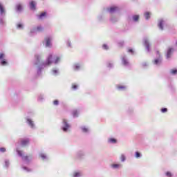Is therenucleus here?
<instances>
[{
	"mask_svg": "<svg viewBox=\"0 0 177 177\" xmlns=\"http://www.w3.org/2000/svg\"><path fill=\"white\" fill-rule=\"evenodd\" d=\"M42 57V55L41 54H35V60H34V65L37 66V75L39 77L42 73V70L45 68V67H48V66H50V64H59L60 62V57L59 56H54L53 54L50 53L47 57L46 61L44 62L41 61V58Z\"/></svg>",
	"mask_w": 177,
	"mask_h": 177,
	"instance_id": "nucleus-1",
	"label": "nucleus"
},
{
	"mask_svg": "<svg viewBox=\"0 0 177 177\" xmlns=\"http://www.w3.org/2000/svg\"><path fill=\"white\" fill-rule=\"evenodd\" d=\"M61 130L65 133H68L71 131V124L68 123L67 119H63L62 122Z\"/></svg>",
	"mask_w": 177,
	"mask_h": 177,
	"instance_id": "nucleus-2",
	"label": "nucleus"
},
{
	"mask_svg": "<svg viewBox=\"0 0 177 177\" xmlns=\"http://www.w3.org/2000/svg\"><path fill=\"white\" fill-rule=\"evenodd\" d=\"M86 153L84 150H78L75 154V160L82 161L85 158Z\"/></svg>",
	"mask_w": 177,
	"mask_h": 177,
	"instance_id": "nucleus-3",
	"label": "nucleus"
},
{
	"mask_svg": "<svg viewBox=\"0 0 177 177\" xmlns=\"http://www.w3.org/2000/svg\"><path fill=\"white\" fill-rule=\"evenodd\" d=\"M17 153L18 156L22 158V160L25 164H26V165H28L30 162H31V160H30V158H28V156H24V155L23 154V151L17 150Z\"/></svg>",
	"mask_w": 177,
	"mask_h": 177,
	"instance_id": "nucleus-4",
	"label": "nucleus"
},
{
	"mask_svg": "<svg viewBox=\"0 0 177 177\" xmlns=\"http://www.w3.org/2000/svg\"><path fill=\"white\" fill-rule=\"evenodd\" d=\"M143 45L144 46H145L147 52H148V53H150V52H151V44H150V41L149 40V38H143Z\"/></svg>",
	"mask_w": 177,
	"mask_h": 177,
	"instance_id": "nucleus-5",
	"label": "nucleus"
},
{
	"mask_svg": "<svg viewBox=\"0 0 177 177\" xmlns=\"http://www.w3.org/2000/svg\"><path fill=\"white\" fill-rule=\"evenodd\" d=\"M174 52H175V48H174L173 47H169L167 49L165 54L166 60H171Z\"/></svg>",
	"mask_w": 177,
	"mask_h": 177,
	"instance_id": "nucleus-6",
	"label": "nucleus"
},
{
	"mask_svg": "<svg viewBox=\"0 0 177 177\" xmlns=\"http://www.w3.org/2000/svg\"><path fill=\"white\" fill-rule=\"evenodd\" d=\"M156 54L158 57L153 60V63L155 66H161V63H162V57L161 56V54H160V51H156Z\"/></svg>",
	"mask_w": 177,
	"mask_h": 177,
	"instance_id": "nucleus-7",
	"label": "nucleus"
},
{
	"mask_svg": "<svg viewBox=\"0 0 177 177\" xmlns=\"http://www.w3.org/2000/svg\"><path fill=\"white\" fill-rule=\"evenodd\" d=\"M121 60L122 66H124V67H128V66H129V61H128L127 55H122Z\"/></svg>",
	"mask_w": 177,
	"mask_h": 177,
	"instance_id": "nucleus-8",
	"label": "nucleus"
},
{
	"mask_svg": "<svg viewBox=\"0 0 177 177\" xmlns=\"http://www.w3.org/2000/svg\"><path fill=\"white\" fill-rule=\"evenodd\" d=\"M45 46L46 48H50L52 46V38L50 37L45 38Z\"/></svg>",
	"mask_w": 177,
	"mask_h": 177,
	"instance_id": "nucleus-9",
	"label": "nucleus"
},
{
	"mask_svg": "<svg viewBox=\"0 0 177 177\" xmlns=\"http://www.w3.org/2000/svg\"><path fill=\"white\" fill-rule=\"evenodd\" d=\"M26 122L31 129H35V124H34V122L30 118H27Z\"/></svg>",
	"mask_w": 177,
	"mask_h": 177,
	"instance_id": "nucleus-10",
	"label": "nucleus"
},
{
	"mask_svg": "<svg viewBox=\"0 0 177 177\" xmlns=\"http://www.w3.org/2000/svg\"><path fill=\"white\" fill-rule=\"evenodd\" d=\"M106 66L109 70H111L114 68V62L109 60L106 62Z\"/></svg>",
	"mask_w": 177,
	"mask_h": 177,
	"instance_id": "nucleus-11",
	"label": "nucleus"
},
{
	"mask_svg": "<svg viewBox=\"0 0 177 177\" xmlns=\"http://www.w3.org/2000/svg\"><path fill=\"white\" fill-rule=\"evenodd\" d=\"M118 10H120V9L117 6H111L108 9L109 13H115V12H118Z\"/></svg>",
	"mask_w": 177,
	"mask_h": 177,
	"instance_id": "nucleus-12",
	"label": "nucleus"
},
{
	"mask_svg": "<svg viewBox=\"0 0 177 177\" xmlns=\"http://www.w3.org/2000/svg\"><path fill=\"white\" fill-rule=\"evenodd\" d=\"M6 10H5V6L3 4L0 2V15L1 16H3V15H6Z\"/></svg>",
	"mask_w": 177,
	"mask_h": 177,
	"instance_id": "nucleus-13",
	"label": "nucleus"
},
{
	"mask_svg": "<svg viewBox=\"0 0 177 177\" xmlns=\"http://www.w3.org/2000/svg\"><path fill=\"white\" fill-rule=\"evenodd\" d=\"M29 7L30 10H35V9H37V3H35V1H31L29 3Z\"/></svg>",
	"mask_w": 177,
	"mask_h": 177,
	"instance_id": "nucleus-14",
	"label": "nucleus"
},
{
	"mask_svg": "<svg viewBox=\"0 0 177 177\" xmlns=\"http://www.w3.org/2000/svg\"><path fill=\"white\" fill-rule=\"evenodd\" d=\"M97 20L99 23H103L104 21V14H100L97 17Z\"/></svg>",
	"mask_w": 177,
	"mask_h": 177,
	"instance_id": "nucleus-15",
	"label": "nucleus"
},
{
	"mask_svg": "<svg viewBox=\"0 0 177 177\" xmlns=\"http://www.w3.org/2000/svg\"><path fill=\"white\" fill-rule=\"evenodd\" d=\"M37 17L39 20H44V17H46V12H44L37 15Z\"/></svg>",
	"mask_w": 177,
	"mask_h": 177,
	"instance_id": "nucleus-16",
	"label": "nucleus"
},
{
	"mask_svg": "<svg viewBox=\"0 0 177 177\" xmlns=\"http://www.w3.org/2000/svg\"><path fill=\"white\" fill-rule=\"evenodd\" d=\"M30 143V139L29 138H25L21 140V145L22 146H27Z\"/></svg>",
	"mask_w": 177,
	"mask_h": 177,
	"instance_id": "nucleus-17",
	"label": "nucleus"
},
{
	"mask_svg": "<svg viewBox=\"0 0 177 177\" xmlns=\"http://www.w3.org/2000/svg\"><path fill=\"white\" fill-rule=\"evenodd\" d=\"M37 28L34 27L30 29V32L29 33L30 37H33V35H35L37 34Z\"/></svg>",
	"mask_w": 177,
	"mask_h": 177,
	"instance_id": "nucleus-18",
	"label": "nucleus"
},
{
	"mask_svg": "<svg viewBox=\"0 0 177 177\" xmlns=\"http://www.w3.org/2000/svg\"><path fill=\"white\" fill-rule=\"evenodd\" d=\"M158 27H159L160 30H164V20L160 19L158 22Z\"/></svg>",
	"mask_w": 177,
	"mask_h": 177,
	"instance_id": "nucleus-19",
	"label": "nucleus"
},
{
	"mask_svg": "<svg viewBox=\"0 0 177 177\" xmlns=\"http://www.w3.org/2000/svg\"><path fill=\"white\" fill-rule=\"evenodd\" d=\"M117 142L118 140L115 138H111L108 139V143H110L111 145H115Z\"/></svg>",
	"mask_w": 177,
	"mask_h": 177,
	"instance_id": "nucleus-20",
	"label": "nucleus"
},
{
	"mask_svg": "<svg viewBox=\"0 0 177 177\" xmlns=\"http://www.w3.org/2000/svg\"><path fill=\"white\" fill-rule=\"evenodd\" d=\"M80 129L84 133H88V132H89V129H88L85 126H81Z\"/></svg>",
	"mask_w": 177,
	"mask_h": 177,
	"instance_id": "nucleus-21",
	"label": "nucleus"
},
{
	"mask_svg": "<svg viewBox=\"0 0 177 177\" xmlns=\"http://www.w3.org/2000/svg\"><path fill=\"white\" fill-rule=\"evenodd\" d=\"M16 10L17 12H21V10H23V5H21V3L17 4Z\"/></svg>",
	"mask_w": 177,
	"mask_h": 177,
	"instance_id": "nucleus-22",
	"label": "nucleus"
},
{
	"mask_svg": "<svg viewBox=\"0 0 177 177\" xmlns=\"http://www.w3.org/2000/svg\"><path fill=\"white\" fill-rule=\"evenodd\" d=\"M140 18V16L139 15H134L132 16L133 21L136 23V21H139V19Z\"/></svg>",
	"mask_w": 177,
	"mask_h": 177,
	"instance_id": "nucleus-23",
	"label": "nucleus"
},
{
	"mask_svg": "<svg viewBox=\"0 0 177 177\" xmlns=\"http://www.w3.org/2000/svg\"><path fill=\"white\" fill-rule=\"evenodd\" d=\"M169 74L170 75H177V68H174L170 69Z\"/></svg>",
	"mask_w": 177,
	"mask_h": 177,
	"instance_id": "nucleus-24",
	"label": "nucleus"
},
{
	"mask_svg": "<svg viewBox=\"0 0 177 177\" xmlns=\"http://www.w3.org/2000/svg\"><path fill=\"white\" fill-rule=\"evenodd\" d=\"M10 165V161L9 160V159H6L4 160L5 168H6L8 169V168H9Z\"/></svg>",
	"mask_w": 177,
	"mask_h": 177,
	"instance_id": "nucleus-25",
	"label": "nucleus"
},
{
	"mask_svg": "<svg viewBox=\"0 0 177 177\" xmlns=\"http://www.w3.org/2000/svg\"><path fill=\"white\" fill-rule=\"evenodd\" d=\"M51 74H52V75L57 77V75H59V72L58 69H52Z\"/></svg>",
	"mask_w": 177,
	"mask_h": 177,
	"instance_id": "nucleus-26",
	"label": "nucleus"
},
{
	"mask_svg": "<svg viewBox=\"0 0 177 177\" xmlns=\"http://www.w3.org/2000/svg\"><path fill=\"white\" fill-rule=\"evenodd\" d=\"M111 168H113V169H118V168H120V167H122V165L121 164H112L111 165Z\"/></svg>",
	"mask_w": 177,
	"mask_h": 177,
	"instance_id": "nucleus-27",
	"label": "nucleus"
},
{
	"mask_svg": "<svg viewBox=\"0 0 177 177\" xmlns=\"http://www.w3.org/2000/svg\"><path fill=\"white\" fill-rule=\"evenodd\" d=\"M118 21V18H116L115 16H111L110 18L111 23H117Z\"/></svg>",
	"mask_w": 177,
	"mask_h": 177,
	"instance_id": "nucleus-28",
	"label": "nucleus"
},
{
	"mask_svg": "<svg viewBox=\"0 0 177 177\" xmlns=\"http://www.w3.org/2000/svg\"><path fill=\"white\" fill-rule=\"evenodd\" d=\"M21 168L24 169V171H26V172H32V169L28 168L26 166L22 165Z\"/></svg>",
	"mask_w": 177,
	"mask_h": 177,
	"instance_id": "nucleus-29",
	"label": "nucleus"
},
{
	"mask_svg": "<svg viewBox=\"0 0 177 177\" xmlns=\"http://www.w3.org/2000/svg\"><path fill=\"white\" fill-rule=\"evenodd\" d=\"M45 30V28L41 26H38L36 27V30L37 32H42Z\"/></svg>",
	"mask_w": 177,
	"mask_h": 177,
	"instance_id": "nucleus-30",
	"label": "nucleus"
},
{
	"mask_svg": "<svg viewBox=\"0 0 177 177\" xmlns=\"http://www.w3.org/2000/svg\"><path fill=\"white\" fill-rule=\"evenodd\" d=\"M1 66H8V61L6 59H0Z\"/></svg>",
	"mask_w": 177,
	"mask_h": 177,
	"instance_id": "nucleus-31",
	"label": "nucleus"
},
{
	"mask_svg": "<svg viewBox=\"0 0 177 177\" xmlns=\"http://www.w3.org/2000/svg\"><path fill=\"white\" fill-rule=\"evenodd\" d=\"M120 159L122 162H125V161H127V156H125V154L122 153L120 156Z\"/></svg>",
	"mask_w": 177,
	"mask_h": 177,
	"instance_id": "nucleus-32",
	"label": "nucleus"
},
{
	"mask_svg": "<svg viewBox=\"0 0 177 177\" xmlns=\"http://www.w3.org/2000/svg\"><path fill=\"white\" fill-rule=\"evenodd\" d=\"M168 88L171 92H175V86H174V84H172V83H169Z\"/></svg>",
	"mask_w": 177,
	"mask_h": 177,
	"instance_id": "nucleus-33",
	"label": "nucleus"
},
{
	"mask_svg": "<svg viewBox=\"0 0 177 177\" xmlns=\"http://www.w3.org/2000/svg\"><path fill=\"white\" fill-rule=\"evenodd\" d=\"M72 115H73V118H78V111H77V110L73 111Z\"/></svg>",
	"mask_w": 177,
	"mask_h": 177,
	"instance_id": "nucleus-34",
	"label": "nucleus"
},
{
	"mask_svg": "<svg viewBox=\"0 0 177 177\" xmlns=\"http://www.w3.org/2000/svg\"><path fill=\"white\" fill-rule=\"evenodd\" d=\"M135 157H136V158H142V153L139 151H136Z\"/></svg>",
	"mask_w": 177,
	"mask_h": 177,
	"instance_id": "nucleus-35",
	"label": "nucleus"
},
{
	"mask_svg": "<svg viewBox=\"0 0 177 177\" xmlns=\"http://www.w3.org/2000/svg\"><path fill=\"white\" fill-rule=\"evenodd\" d=\"M82 174L80 171H76L73 174V177H81Z\"/></svg>",
	"mask_w": 177,
	"mask_h": 177,
	"instance_id": "nucleus-36",
	"label": "nucleus"
},
{
	"mask_svg": "<svg viewBox=\"0 0 177 177\" xmlns=\"http://www.w3.org/2000/svg\"><path fill=\"white\" fill-rule=\"evenodd\" d=\"M144 17L145 19H146L147 20L150 19V12H146L144 15Z\"/></svg>",
	"mask_w": 177,
	"mask_h": 177,
	"instance_id": "nucleus-37",
	"label": "nucleus"
},
{
	"mask_svg": "<svg viewBox=\"0 0 177 177\" xmlns=\"http://www.w3.org/2000/svg\"><path fill=\"white\" fill-rule=\"evenodd\" d=\"M24 28V26L23 25V24L19 23L17 24V28H18V30H23Z\"/></svg>",
	"mask_w": 177,
	"mask_h": 177,
	"instance_id": "nucleus-38",
	"label": "nucleus"
},
{
	"mask_svg": "<svg viewBox=\"0 0 177 177\" xmlns=\"http://www.w3.org/2000/svg\"><path fill=\"white\" fill-rule=\"evenodd\" d=\"M118 89L119 91H125V89H127V86H121V85H119L118 86Z\"/></svg>",
	"mask_w": 177,
	"mask_h": 177,
	"instance_id": "nucleus-39",
	"label": "nucleus"
},
{
	"mask_svg": "<svg viewBox=\"0 0 177 177\" xmlns=\"http://www.w3.org/2000/svg\"><path fill=\"white\" fill-rule=\"evenodd\" d=\"M133 113V108H129L127 111V113L129 114V115H131Z\"/></svg>",
	"mask_w": 177,
	"mask_h": 177,
	"instance_id": "nucleus-40",
	"label": "nucleus"
},
{
	"mask_svg": "<svg viewBox=\"0 0 177 177\" xmlns=\"http://www.w3.org/2000/svg\"><path fill=\"white\" fill-rule=\"evenodd\" d=\"M102 49H104V50H109L110 49V48L109 47V46L106 44H104L102 45Z\"/></svg>",
	"mask_w": 177,
	"mask_h": 177,
	"instance_id": "nucleus-41",
	"label": "nucleus"
},
{
	"mask_svg": "<svg viewBox=\"0 0 177 177\" xmlns=\"http://www.w3.org/2000/svg\"><path fill=\"white\" fill-rule=\"evenodd\" d=\"M38 102H44V95L40 94L37 98Z\"/></svg>",
	"mask_w": 177,
	"mask_h": 177,
	"instance_id": "nucleus-42",
	"label": "nucleus"
},
{
	"mask_svg": "<svg viewBox=\"0 0 177 177\" xmlns=\"http://www.w3.org/2000/svg\"><path fill=\"white\" fill-rule=\"evenodd\" d=\"M72 89L73 91H77L78 89V85H77L75 84H72Z\"/></svg>",
	"mask_w": 177,
	"mask_h": 177,
	"instance_id": "nucleus-43",
	"label": "nucleus"
},
{
	"mask_svg": "<svg viewBox=\"0 0 177 177\" xmlns=\"http://www.w3.org/2000/svg\"><path fill=\"white\" fill-rule=\"evenodd\" d=\"M66 45L68 46V48H72V46H71V41H70V39H68L66 41Z\"/></svg>",
	"mask_w": 177,
	"mask_h": 177,
	"instance_id": "nucleus-44",
	"label": "nucleus"
},
{
	"mask_svg": "<svg viewBox=\"0 0 177 177\" xmlns=\"http://www.w3.org/2000/svg\"><path fill=\"white\" fill-rule=\"evenodd\" d=\"M0 24H1L2 26H6V22H5V21H3V19L1 18L0 19Z\"/></svg>",
	"mask_w": 177,
	"mask_h": 177,
	"instance_id": "nucleus-45",
	"label": "nucleus"
},
{
	"mask_svg": "<svg viewBox=\"0 0 177 177\" xmlns=\"http://www.w3.org/2000/svg\"><path fill=\"white\" fill-rule=\"evenodd\" d=\"M165 175H166V176H167V177H172V176H173L172 173H171V171H167V172L165 173Z\"/></svg>",
	"mask_w": 177,
	"mask_h": 177,
	"instance_id": "nucleus-46",
	"label": "nucleus"
},
{
	"mask_svg": "<svg viewBox=\"0 0 177 177\" xmlns=\"http://www.w3.org/2000/svg\"><path fill=\"white\" fill-rule=\"evenodd\" d=\"M160 111H161V113H167V111H168V109L167 108H162L161 109H160Z\"/></svg>",
	"mask_w": 177,
	"mask_h": 177,
	"instance_id": "nucleus-47",
	"label": "nucleus"
},
{
	"mask_svg": "<svg viewBox=\"0 0 177 177\" xmlns=\"http://www.w3.org/2000/svg\"><path fill=\"white\" fill-rule=\"evenodd\" d=\"M6 148L5 147H0V153H6Z\"/></svg>",
	"mask_w": 177,
	"mask_h": 177,
	"instance_id": "nucleus-48",
	"label": "nucleus"
},
{
	"mask_svg": "<svg viewBox=\"0 0 177 177\" xmlns=\"http://www.w3.org/2000/svg\"><path fill=\"white\" fill-rule=\"evenodd\" d=\"M40 157L42 160H46V155H45V153H41Z\"/></svg>",
	"mask_w": 177,
	"mask_h": 177,
	"instance_id": "nucleus-49",
	"label": "nucleus"
},
{
	"mask_svg": "<svg viewBox=\"0 0 177 177\" xmlns=\"http://www.w3.org/2000/svg\"><path fill=\"white\" fill-rule=\"evenodd\" d=\"M3 59H5V53H0V60H2Z\"/></svg>",
	"mask_w": 177,
	"mask_h": 177,
	"instance_id": "nucleus-50",
	"label": "nucleus"
},
{
	"mask_svg": "<svg viewBox=\"0 0 177 177\" xmlns=\"http://www.w3.org/2000/svg\"><path fill=\"white\" fill-rule=\"evenodd\" d=\"M59 102L58 100H55L53 101L54 106H59Z\"/></svg>",
	"mask_w": 177,
	"mask_h": 177,
	"instance_id": "nucleus-51",
	"label": "nucleus"
},
{
	"mask_svg": "<svg viewBox=\"0 0 177 177\" xmlns=\"http://www.w3.org/2000/svg\"><path fill=\"white\" fill-rule=\"evenodd\" d=\"M128 52H129V53H131V55H133L135 53V51L132 48H129Z\"/></svg>",
	"mask_w": 177,
	"mask_h": 177,
	"instance_id": "nucleus-52",
	"label": "nucleus"
},
{
	"mask_svg": "<svg viewBox=\"0 0 177 177\" xmlns=\"http://www.w3.org/2000/svg\"><path fill=\"white\" fill-rule=\"evenodd\" d=\"M75 70H80V64H77L74 66Z\"/></svg>",
	"mask_w": 177,
	"mask_h": 177,
	"instance_id": "nucleus-53",
	"label": "nucleus"
},
{
	"mask_svg": "<svg viewBox=\"0 0 177 177\" xmlns=\"http://www.w3.org/2000/svg\"><path fill=\"white\" fill-rule=\"evenodd\" d=\"M124 43L123 41L118 42V45H119L120 46H121V47L124 46Z\"/></svg>",
	"mask_w": 177,
	"mask_h": 177,
	"instance_id": "nucleus-54",
	"label": "nucleus"
},
{
	"mask_svg": "<svg viewBox=\"0 0 177 177\" xmlns=\"http://www.w3.org/2000/svg\"><path fill=\"white\" fill-rule=\"evenodd\" d=\"M142 67H147V63L143 62V63L142 64Z\"/></svg>",
	"mask_w": 177,
	"mask_h": 177,
	"instance_id": "nucleus-55",
	"label": "nucleus"
}]
</instances>
